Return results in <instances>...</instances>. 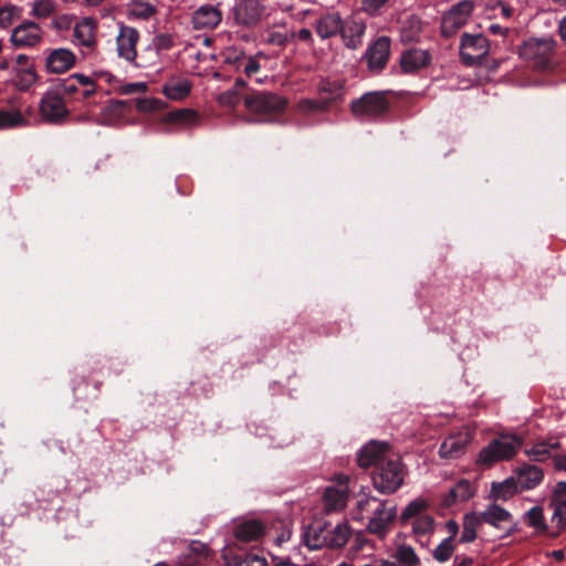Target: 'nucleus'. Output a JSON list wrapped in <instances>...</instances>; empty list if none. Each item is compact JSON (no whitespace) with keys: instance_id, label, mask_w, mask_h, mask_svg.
<instances>
[{"instance_id":"52","label":"nucleus","mask_w":566,"mask_h":566,"mask_svg":"<svg viewBox=\"0 0 566 566\" xmlns=\"http://www.w3.org/2000/svg\"><path fill=\"white\" fill-rule=\"evenodd\" d=\"M74 17L72 14L56 15L52 21V28L56 31H69L73 24Z\"/></svg>"},{"instance_id":"37","label":"nucleus","mask_w":566,"mask_h":566,"mask_svg":"<svg viewBox=\"0 0 566 566\" xmlns=\"http://www.w3.org/2000/svg\"><path fill=\"white\" fill-rule=\"evenodd\" d=\"M125 105L126 103L124 101H115L109 103L103 108L98 123L103 125H113L122 115Z\"/></svg>"},{"instance_id":"12","label":"nucleus","mask_w":566,"mask_h":566,"mask_svg":"<svg viewBox=\"0 0 566 566\" xmlns=\"http://www.w3.org/2000/svg\"><path fill=\"white\" fill-rule=\"evenodd\" d=\"M391 458L387 442L370 441L359 451L357 462L360 468L375 467L377 469Z\"/></svg>"},{"instance_id":"44","label":"nucleus","mask_w":566,"mask_h":566,"mask_svg":"<svg viewBox=\"0 0 566 566\" xmlns=\"http://www.w3.org/2000/svg\"><path fill=\"white\" fill-rule=\"evenodd\" d=\"M164 105L165 104L163 101L155 97L140 98L136 101V108L142 113H151L158 111L163 108Z\"/></svg>"},{"instance_id":"63","label":"nucleus","mask_w":566,"mask_h":566,"mask_svg":"<svg viewBox=\"0 0 566 566\" xmlns=\"http://www.w3.org/2000/svg\"><path fill=\"white\" fill-rule=\"evenodd\" d=\"M446 528L449 533V536L447 538H452V542L455 543V536L458 535L459 533V525L455 521L453 520H449L447 521L446 523Z\"/></svg>"},{"instance_id":"11","label":"nucleus","mask_w":566,"mask_h":566,"mask_svg":"<svg viewBox=\"0 0 566 566\" xmlns=\"http://www.w3.org/2000/svg\"><path fill=\"white\" fill-rule=\"evenodd\" d=\"M244 104L251 112L272 114L282 112L286 107L287 101L274 93L258 92L245 96Z\"/></svg>"},{"instance_id":"53","label":"nucleus","mask_w":566,"mask_h":566,"mask_svg":"<svg viewBox=\"0 0 566 566\" xmlns=\"http://www.w3.org/2000/svg\"><path fill=\"white\" fill-rule=\"evenodd\" d=\"M18 8L14 6H8L0 9V27L8 28L12 24L15 14L18 13Z\"/></svg>"},{"instance_id":"64","label":"nucleus","mask_w":566,"mask_h":566,"mask_svg":"<svg viewBox=\"0 0 566 566\" xmlns=\"http://www.w3.org/2000/svg\"><path fill=\"white\" fill-rule=\"evenodd\" d=\"M473 565V558L469 556H455L453 566H472Z\"/></svg>"},{"instance_id":"3","label":"nucleus","mask_w":566,"mask_h":566,"mask_svg":"<svg viewBox=\"0 0 566 566\" xmlns=\"http://www.w3.org/2000/svg\"><path fill=\"white\" fill-rule=\"evenodd\" d=\"M403 470L398 459L391 458L380 464L373 474V483L381 493H394L403 482Z\"/></svg>"},{"instance_id":"27","label":"nucleus","mask_w":566,"mask_h":566,"mask_svg":"<svg viewBox=\"0 0 566 566\" xmlns=\"http://www.w3.org/2000/svg\"><path fill=\"white\" fill-rule=\"evenodd\" d=\"M207 551L206 544L199 541H192L178 557V564L180 566H197L207 557Z\"/></svg>"},{"instance_id":"59","label":"nucleus","mask_w":566,"mask_h":566,"mask_svg":"<svg viewBox=\"0 0 566 566\" xmlns=\"http://www.w3.org/2000/svg\"><path fill=\"white\" fill-rule=\"evenodd\" d=\"M234 566H266L265 558L258 555H249L234 564Z\"/></svg>"},{"instance_id":"21","label":"nucleus","mask_w":566,"mask_h":566,"mask_svg":"<svg viewBox=\"0 0 566 566\" xmlns=\"http://www.w3.org/2000/svg\"><path fill=\"white\" fill-rule=\"evenodd\" d=\"M265 532V526L258 520H247L237 524L234 528L235 539L242 543L259 541Z\"/></svg>"},{"instance_id":"29","label":"nucleus","mask_w":566,"mask_h":566,"mask_svg":"<svg viewBox=\"0 0 566 566\" xmlns=\"http://www.w3.org/2000/svg\"><path fill=\"white\" fill-rule=\"evenodd\" d=\"M479 516L482 523L490 524L496 528L502 527L504 523L512 520V514L496 504L489 505Z\"/></svg>"},{"instance_id":"56","label":"nucleus","mask_w":566,"mask_h":566,"mask_svg":"<svg viewBox=\"0 0 566 566\" xmlns=\"http://www.w3.org/2000/svg\"><path fill=\"white\" fill-rule=\"evenodd\" d=\"M218 102L222 106H234L239 103V95L234 90H229L218 95Z\"/></svg>"},{"instance_id":"48","label":"nucleus","mask_w":566,"mask_h":566,"mask_svg":"<svg viewBox=\"0 0 566 566\" xmlns=\"http://www.w3.org/2000/svg\"><path fill=\"white\" fill-rule=\"evenodd\" d=\"M195 116V113L190 109H179L170 112L165 115L164 122L166 123H185L190 120Z\"/></svg>"},{"instance_id":"31","label":"nucleus","mask_w":566,"mask_h":566,"mask_svg":"<svg viewBox=\"0 0 566 566\" xmlns=\"http://www.w3.org/2000/svg\"><path fill=\"white\" fill-rule=\"evenodd\" d=\"M518 491H522L514 476L500 483H493L491 488V497L494 500L507 501Z\"/></svg>"},{"instance_id":"50","label":"nucleus","mask_w":566,"mask_h":566,"mask_svg":"<svg viewBox=\"0 0 566 566\" xmlns=\"http://www.w3.org/2000/svg\"><path fill=\"white\" fill-rule=\"evenodd\" d=\"M458 492V499L463 502L468 501L474 495V486L468 480H460L454 486Z\"/></svg>"},{"instance_id":"46","label":"nucleus","mask_w":566,"mask_h":566,"mask_svg":"<svg viewBox=\"0 0 566 566\" xmlns=\"http://www.w3.org/2000/svg\"><path fill=\"white\" fill-rule=\"evenodd\" d=\"M72 78H75L76 83L82 85L83 88H85L83 91L84 97H90L95 93L96 84L92 77L81 74V73H75V74H72Z\"/></svg>"},{"instance_id":"51","label":"nucleus","mask_w":566,"mask_h":566,"mask_svg":"<svg viewBox=\"0 0 566 566\" xmlns=\"http://www.w3.org/2000/svg\"><path fill=\"white\" fill-rule=\"evenodd\" d=\"M389 0H361V10L368 15H377Z\"/></svg>"},{"instance_id":"49","label":"nucleus","mask_w":566,"mask_h":566,"mask_svg":"<svg viewBox=\"0 0 566 566\" xmlns=\"http://www.w3.org/2000/svg\"><path fill=\"white\" fill-rule=\"evenodd\" d=\"M549 505L566 506V482H558L552 493Z\"/></svg>"},{"instance_id":"5","label":"nucleus","mask_w":566,"mask_h":566,"mask_svg":"<svg viewBox=\"0 0 566 566\" xmlns=\"http://www.w3.org/2000/svg\"><path fill=\"white\" fill-rule=\"evenodd\" d=\"M41 118L50 124L63 123L70 115L65 101L59 88L48 90L40 99Z\"/></svg>"},{"instance_id":"16","label":"nucleus","mask_w":566,"mask_h":566,"mask_svg":"<svg viewBox=\"0 0 566 566\" xmlns=\"http://www.w3.org/2000/svg\"><path fill=\"white\" fill-rule=\"evenodd\" d=\"M43 31L35 22H25L13 29L11 42L17 48L35 46L42 41Z\"/></svg>"},{"instance_id":"45","label":"nucleus","mask_w":566,"mask_h":566,"mask_svg":"<svg viewBox=\"0 0 566 566\" xmlns=\"http://www.w3.org/2000/svg\"><path fill=\"white\" fill-rule=\"evenodd\" d=\"M552 509V523L556 526L558 532L566 528V506L563 505H549Z\"/></svg>"},{"instance_id":"35","label":"nucleus","mask_w":566,"mask_h":566,"mask_svg":"<svg viewBox=\"0 0 566 566\" xmlns=\"http://www.w3.org/2000/svg\"><path fill=\"white\" fill-rule=\"evenodd\" d=\"M482 521L478 513H468L463 517V530L460 537L461 543H471L476 538L478 528Z\"/></svg>"},{"instance_id":"33","label":"nucleus","mask_w":566,"mask_h":566,"mask_svg":"<svg viewBox=\"0 0 566 566\" xmlns=\"http://www.w3.org/2000/svg\"><path fill=\"white\" fill-rule=\"evenodd\" d=\"M524 523L535 530L536 533L543 534L547 532V524L544 517V510L542 506H533L523 515Z\"/></svg>"},{"instance_id":"39","label":"nucleus","mask_w":566,"mask_h":566,"mask_svg":"<svg viewBox=\"0 0 566 566\" xmlns=\"http://www.w3.org/2000/svg\"><path fill=\"white\" fill-rule=\"evenodd\" d=\"M428 502L424 499L418 497L411 501L401 513V522L406 523L410 518H417L423 515L422 512L428 507Z\"/></svg>"},{"instance_id":"23","label":"nucleus","mask_w":566,"mask_h":566,"mask_svg":"<svg viewBox=\"0 0 566 566\" xmlns=\"http://www.w3.org/2000/svg\"><path fill=\"white\" fill-rule=\"evenodd\" d=\"M325 534V521L315 520L313 521L303 533V542L310 549H319L327 547V538Z\"/></svg>"},{"instance_id":"22","label":"nucleus","mask_w":566,"mask_h":566,"mask_svg":"<svg viewBox=\"0 0 566 566\" xmlns=\"http://www.w3.org/2000/svg\"><path fill=\"white\" fill-rule=\"evenodd\" d=\"M314 27L317 35L325 40L339 34L343 29V20L337 12L327 13L317 19Z\"/></svg>"},{"instance_id":"47","label":"nucleus","mask_w":566,"mask_h":566,"mask_svg":"<svg viewBox=\"0 0 566 566\" xmlns=\"http://www.w3.org/2000/svg\"><path fill=\"white\" fill-rule=\"evenodd\" d=\"M528 457L534 461H544L551 455V449L545 443H537L526 451Z\"/></svg>"},{"instance_id":"7","label":"nucleus","mask_w":566,"mask_h":566,"mask_svg":"<svg viewBox=\"0 0 566 566\" xmlns=\"http://www.w3.org/2000/svg\"><path fill=\"white\" fill-rule=\"evenodd\" d=\"M72 43L81 48V53L84 57L95 53L97 46V22L94 18H84L74 25Z\"/></svg>"},{"instance_id":"28","label":"nucleus","mask_w":566,"mask_h":566,"mask_svg":"<svg viewBox=\"0 0 566 566\" xmlns=\"http://www.w3.org/2000/svg\"><path fill=\"white\" fill-rule=\"evenodd\" d=\"M390 557L394 566H420L421 560L416 549L408 544H398Z\"/></svg>"},{"instance_id":"57","label":"nucleus","mask_w":566,"mask_h":566,"mask_svg":"<svg viewBox=\"0 0 566 566\" xmlns=\"http://www.w3.org/2000/svg\"><path fill=\"white\" fill-rule=\"evenodd\" d=\"M244 54L242 51L237 49H228L224 55V62L229 64H233L237 69H240L242 60H244Z\"/></svg>"},{"instance_id":"60","label":"nucleus","mask_w":566,"mask_h":566,"mask_svg":"<svg viewBox=\"0 0 566 566\" xmlns=\"http://www.w3.org/2000/svg\"><path fill=\"white\" fill-rule=\"evenodd\" d=\"M76 80L72 78V75L63 81V83L56 88L60 90L61 94H72L77 91Z\"/></svg>"},{"instance_id":"38","label":"nucleus","mask_w":566,"mask_h":566,"mask_svg":"<svg viewBox=\"0 0 566 566\" xmlns=\"http://www.w3.org/2000/svg\"><path fill=\"white\" fill-rule=\"evenodd\" d=\"M25 124L27 119L20 111L0 109V130L24 126Z\"/></svg>"},{"instance_id":"2","label":"nucleus","mask_w":566,"mask_h":566,"mask_svg":"<svg viewBox=\"0 0 566 566\" xmlns=\"http://www.w3.org/2000/svg\"><path fill=\"white\" fill-rule=\"evenodd\" d=\"M556 42L553 38H531L520 48V55L534 67L545 69L551 64Z\"/></svg>"},{"instance_id":"36","label":"nucleus","mask_w":566,"mask_h":566,"mask_svg":"<svg viewBox=\"0 0 566 566\" xmlns=\"http://www.w3.org/2000/svg\"><path fill=\"white\" fill-rule=\"evenodd\" d=\"M156 12V6L148 0H133L128 7L129 15L135 19L148 20Z\"/></svg>"},{"instance_id":"55","label":"nucleus","mask_w":566,"mask_h":566,"mask_svg":"<svg viewBox=\"0 0 566 566\" xmlns=\"http://www.w3.org/2000/svg\"><path fill=\"white\" fill-rule=\"evenodd\" d=\"M148 86L145 82H135L122 85L119 87V93L124 95H132L136 93H145Z\"/></svg>"},{"instance_id":"14","label":"nucleus","mask_w":566,"mask_h":566,"mask_svg":"<svg viewBox=\"0 0 566 566\" xmlns=\"http://www.w3.org/2000/svg\"><path fill=\"white\" fill-rule=\"evenodd\" d=\"M472 440L468 430L458 431L448 436L439 448V455L442 459H458L464 454L467 447Z\"/></svg>"},{"instance_id":"42","label":"nucleus","mask_w":566,"mask_h":566,"mask_svg":"<svg viewBox=\"0 0 566 566\" xmlns=\"http://www.w3.org/2000/svg\"><path fill=\"white\" fill-rule=\"evenodd\" d=\"M434 530V520L430 515H420L412 522V532L415 535H427Z\"/></svg>"},{"instance_id":"32","label":"nucleus","mask_w":566,"mask_h":566,"mask_svg":"<svg viewBox=\"0 0 566 566\" xmlns=\"http://www.w3.org/2000/svg\"><path fill=\"white\" fill-rule=\"evenodd\" d=\"M13 73V84L19 91H28L36 82L33 66L14 67Z\"/></svg>"},{"instance_id":"13","label":"nucleus","mask_w":566,"mask_h":566,"mask_svg":"<svg viewBox=\"0 0 566 566\" xmlns=\"http://www.w3.org/2000/svg\"><path fill=\"white\" fill-rule=\"evenodd\" d=\"M139 41V32L125 24H119L118 34L116 36V50L119 57L127 62H134L137 56L136 45Z\"/></svg>"},{"instance_id":"9","label":"nucleus","mask_w":566,"mask_h":566,"mask_svg":"<svg viewBox=\"0 0 566 566\" xmlns=\"http://www.w3.org/2000/svg\"><path fill=\"white\" fill-rule=\"evenodd\" d=\"M389 108L387 97L379 92L366 93L352 103V111L360 118H376L385 114Z\"/></svg>"},{"instance_id":"17","label":"nucleus","mask_w":566,"mask_h":566,"mask_svg":"<svg viewBox=\"0 0 566 566\" xmlns=\"http://www.w3.org/2000/svg\"><path fill=\"white\" fill-rule=\"evenodd\" d=\"M390 55V39L388 36L378 38L368 46L365 59L370 71L382 70Z\"/></svg>"},{"instance_id":"26","label":"nucleus","mask_w":566,"mask_h":566,"mask_svg":"<svg viewBox=\"0 0 566 566\" xmlns=\"http://www.w3.org/2000/svg\"><path fill=\"white\" fill-rule=\"evenodd\" d=\"M192 84L185 77H171L163 85V94L171 101L186 98L191 91Z\"/></svg>"},{"instance_id":"61","label":"nucleus","mask_w":566,"mask_h":566,"mask_svg":"<svg viewBox=\"0 0 566 566\" xmlns=\"http://www.w3.org/2000/svg\"><path fill=\"white\" fill-rule=\"evenodd\" d=\"M463 501L458 499V492L455 491V489L452 486L449 492L444 495L443 500H442V504L443 506L446 507H450L454 504H458V503H462Z\"/></svg>"},{"instance_id":"40","label":"nucleus","mask_w":566,"mask_h":566,"mask_svg":"<svg viewBox=\"0 0 566 566\" xmlns=\"http://www.w3.org/2000/svg\"><path fill=\"white\" fill-rule=\"evenodd\" d=\"M455 547V543L452 542V538H444L432 551V557L438 563H446L453 555Z\"/></svg>"},{"instance_id":"10","label":"nucleus","mask_w":566,"mask_h":566,"mask_svg":"<svg viewBox=\"0 0 566 566\" xmlns=\"http://www.w3.org/2000/svg\"><path fill=\"white\" fill-rule=\"evenodd\" d=\"M265 11L261 0H238L232 8V17L238 25L252 28L262 21Z\"/></svg>"},{"instance_id":"18","label":"nucleus","mask_w":566,"mask_h":566,"mask_svg":"<svg viewBox=\"0 0 566 566\" xmlns=\"http://www.w3.org/2000/svg\"><path fill=\"white\" fill-rule=\"evenodd\" d=\"M76 61L75 54L65 48L51 50L45 59L46 71L51 74H62L71 70Z\"/></svg>"},{"instance_id":"62","label":"nucleus","mask_w":566,"mask_h":566,"mask_svg":"<svg viewBox=\"0 0 566 566\" xmlns=\"http://www.w3.org/2000/svg\"><path fill=\"white\" fill-rule=\"evenodd\" d=\"M286 41H287V36L281 32H272L269 34V36L266 39V43L279 45V46L285 45Z\"/></svg>"},{"instance_id":"43","label":"nucleus","mask_w":566,"mask_h":566,"mask_svg":"<svg viewBox=\"0 0 566 566\" xmlns=\"http://www.w3.org/2000/svg\"><path fill=\"white\" fill-rule=\"evenodd\" d=\"M327 108V103L318 99H302L297 103V109L302 114H310L314 112H323Z\"/></svg>"},{"instance_id":"54","label":"nucleus","mask_w":566,"mask_h":566,"mask_svg":"<svg viewBox=\"0 0 566 566\" xmlns=\"http://www.w3.org/2000/svg\"><path fill=\"white\" fill-rule=\"evenodd\" d=\"M240 69L243 70L247 76H252L260 71V63L255 56L244 57L241 62Z\"/></svg>"},{"instance_id":"19","label":"nucleus","mask_w":566,"mask_h":566,"mask_svg":"<svg viewBox=\"0 0 566 566\" xmlns=\"http://www.w3.org/2000/svg\"><path fill=\"white\" fill-rule=\"evenodd\" d=\"M431 61V55L427 50L410 49L401 54L400 66L403 72L412 73L426 67Z\"/></svg>"},{"instance_id":"30","label":"nucleus","mask_w":566,"mask_h":566,"mask_svg":"<svg viewBox=\"0 0 566 566\" xmlns=\"http://www.w3.org/2000/svg\"><path fill=\"white\" fill-rule=\"evenodd\" d=\"M422 31V21L417 15H409L402 22L400 27V40L405 43L415 42L419 39Z\"/></svg>"},{"instance_id":"15","label":"nucleus","mask_w":566,"mask_h":566,"mask_svg":"<svg viewBox=\"0 0 566 566\" xmlns=\"http://www.w3.org/2000/svg\"><path fill=\"white\" fill-rule=\"evenodd\" d=\"M348 476H338L337 485H331L325 489L323 501L326 512H337L346 506L348 499Z\"/></svg>"},{"instance_id":"20","label":"nucleus","mask_w":566,"mask_h":566,"mask_svg":"<svg viewBox=\"0 0 566 566\" xmlns=\"http://www.w3.org/2000/svg\"><path fill=\"white\" fill-rule=\"evenodd\" d=\"M366 31V23L361 20L352 19L343 21V29L339 32L345 45L349 49H357L363 43V35Z\"/></svg>"},{"instance_id":"58","label":"nucleus","mask_w":566,"mask_h":566,"mask_svg":"<svg viewBox=\"0 0 566 566\" xmlns=\"http://www.w3.org/2000/svg\"><path fill=\"white\" fill-rule=\"evenodd\" d=\"M154 44L158 50H169L174 45V39L168 33H160L155 36Z\"/></svg>"},{"instance_id":"41","label":"nucleus","mask_w":566,"mask_h":566,"mask_svg":"<svg viewBox=\"0 0 566 566\" xmlns=\"http://www.w3.org/2000/svg\"><path fill=\"white\" fill-rule=\"evenodd\" d=\"M55 10L56 2L54 0H34L31 14L38 19H45L52 15Z\"/></svg>"},{"instance_id":"25","label":"nucleus","mask_w":566,"mask_h":566,"mask_svg":"<svg viewBox=\"0 0 566 566\" xmlns=\"http://www.w3.org/2000/svg\"><path fill=\"white\" fill-rule=\"evenodd\" d=\"M222 19L221 12L210 6L200 7L192 17V23L196 29H213Z\"/></svg>"},{"instance_id":"1","label":"nucleus","mask_w":566,"mask_h":566,"mask_svg":"<svg viewBox=\"0 0 566 566\" xmlns=\"http://www.w3.org/2000/svg\"><path fill=\"white\" fill-rule=\"evenodd\" d=\"M397 515L395 505L388 506V502L370 495H363L356 504L354 517L368 520L367 531L370 534L384 538Z\"/></svg>"},{"instance_id":"6","label":"nucleus","mask_w":566,"mask_h":566,"mask_svg":"<svg viewBox=\"0 0 566 566\" xmlns=\"http://www.w3.org/2000/svg\"><path fill=\"white\" fill-rule=\"evenodd\" d=\"M473 9L474 2L472 0H463L451 7L442 17L441 34L446 38L453 36L468 23Z\"/></svg>"},{"instance_id":"4","label":"nucleus","mask_w":566,"mask_h":566,"mask_svg":"<svg viewBox=\"0 0 566 566\" xmlns=\"http://www.w3.org/2000/svg\"><path fill=\"white\" fill-rule=\"evenodd\" d=\"M518 446L520 440L513 436L494 439L480 451L478 463L492 465L495 462L509 460L516 453Z\"/></svg>"},{"instance_id":"34","label":"nucleus","mask_w":566,"mask_h":566,"mask_svg":"<svg viewBox=\"0 0 566 566\" xmlns=\"http://www.w3.org/2000/svg\"><path fill=\"white\" fill-rule=\"evenodd\" d=\"M331 532L332 535L327 538V547L329 548L344 547L350 537V528L346 522L338 523L334 526L331 524Z\"/></svg>"},{"instance_id":"8","label":"nucleus","mask_w":566,"mask_h":566,"mask_svg":"<svg viewBox=\"0 0 566 566\" xmlns=\"http://www.w3.org/2000/svg\"><path fill=\"white\" fill-rule=\"evenodd\" d=\"M489 51V41L484 35L464 33L461 36L460 56L465 65L472 66L481 63Z\"/></svg>"},{"instance_id":"24","label":"nucleus","mask_w":566,"mask_h":566,"mask_svg":"<svg viewBox=\"0 0 566 566\" xmlns=\"http://www.w3.org/2000/svg\"><path fill=\"white\" fill-rule=\"evenodd\" d=\"M516 476L520 489L532 490L536 488L543 480V471L537 465L524 464L516 470Z\"/></svg>"}]
</instances>
